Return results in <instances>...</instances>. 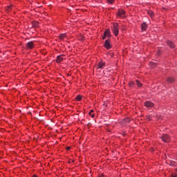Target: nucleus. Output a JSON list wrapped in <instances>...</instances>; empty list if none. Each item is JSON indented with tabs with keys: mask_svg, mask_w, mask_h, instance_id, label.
<instances>
[{
	"mask_svg": "<svg viewBox=\"0 0 177 177\" xmlns=\"http://www.w3.org/2000/svg\"><path fill=\"white\" fill-rule=\"evenodd\" d=\"M161 139L165 143H169V142H171V137L168 134H164L161 137Z\"/></svg>",
	"mask_w": 177,
	"mask_h": 177,
	"instance_id": "1",
	"label": "nucleus"
},
{
	"mask_svg": "<svg viewBox=\"0 0 177 177\" xmlns=\"http://www.w3.org/2000/svg\"><path fill=\"white\" fill-rule=\"evenodd\" d=\"M112 31H113V34H115V37H117V35H118V33H119L118 24H113V28L112 29Z\"/></svg>",
	"mask_w": 177,
	"mask_h": 177,
	"instance_id": "2",
	"label": "nucleus"
},
{
	"mask_svg": "<svg viewBox=\"0 0 177 177\" xmlns=\"http://www.w3.org/2000/svg\"><path fill=\"white\" fill-rule=\"evenodd\" d=\"M106 67V62L100 61L97 65V68H104Z\"/></svg>",
	"mask_w": 177,
	"mask_h": 177,
	"instance_id": "3",
	"label": "nucleus"
},
{
	"mask_svg": "<svg viewBox=\"0 0 177 177\" xmlns=\"http://www.w3.org/2000/svg\"><path fill=\"white\" fill-rule=\"evenodd\" d=\"M26 49H32L34 48V41H29L26 45Z\"/></svg>",
	"mask_w": 177,
	"mask_h": 177,
	"instance_id": "4",
	"label": "nucleus"
},
{
	"mask_svg": "<svg viewBox=\"0 0 177 177\" xmlns=\"http://www.w3.org/2000/svg\"><path fill=\"white\" fill-rule=\"evenodd\" d=\"M104 46V48H106V49H110L111 48V45L110 44V40L106 39L105 41Z\"/></svg>",
	"mask_w": 177,
	"mask_h": 177,
	"instance_id": "5",
	"label": "nucleus"
},
{
	"mask_svg": "<svg viewBox=\"0 0 177 177\" xmlns=\"http://www.w3.org/2000/svg\"><path fill=\"white\" fill-rule=\"evenodd\" d=\"M145 107H153L154 104L150 101H147L145 103Z\"/></svg>",
	"mask_w": 177,
	"mask_h": 177,
	"instance_id": "6",
	"label": "nucleus"
},
{
	"mask_svg": "<svg viewBox=\"0 0 177 177\" xmlns=\"http://www.w3.org/2000/svg\"><path fill=\"white\" fill-rule=\"evenodd\" d=\"M141 30L142 31H146L147 30V24H146V22L142 24Z\"/></svg>",
	"mask_w": 177,
	"mask_h": 177,
	"instance_id": "7",
	"label": "nucleus"
},
{
	"mask_svg": "<svg viewBox=\"0 0 177 177\" xmlns=\"http://www.w3.org/2000/svg\"><path fill=\"white\" fill-rule=\"evenodd\" d=\"M167 44L169 48H175V44L173 43V41L168 40L167 41Z\"/></svg>",
	"mask_w": 177,
	"mask_h": 177,
	"instance_id": "8",
	"label": "nucleus"
},
{
	"mask_svg": "<svg viewBox=\"0 0 177 177\" xmlns=\"http://www.w3.org/2000/svg\"><path fill=\"white\" fill-rule=\"evenodd\" d=\"M167 82H168L169 84H174V82H175V78L171 77H167Z\"/></svg>",
	"mask_w": 177,
	"mask_h": 177,
	"instance_id": "9",
	"label": "nucleus"
},
{
	"mask_svg": "<svg viewBox=\"0 0 177 177\" xmlns=\"http://www.w3.org/2000/svg\"><path fill=\"white\" fill-rule=\"evenodd\" d=\"M64 60V58H63L62 55H59L57 57V63H62Z\"/></svg>",
	"mask_w": 177,
	"mask_h": 177,
	"instance_id": "10",
	"label": "nucleus"
},
{
	"mask_svg": "<svg viewBox=\"0 0 177 177\" xmlns=\"http://www.w3.org/2000/svg\"><path fill=\"white\" fill-rule=\"evenodd\" d=\"M124 15H125V11H124V10H119L118 16H120V17H122Z\"/></svg>",
	"mask_w": 177,
	"mask_h": 177,
	"instance_id": "11",
	"label": "nucleus"
},
{
	"mask_svg": "<svg viewBox=\"0 0 177 177\" xmlns=\"http://www.w3.org/2000/svg\"><path fill=\"white\" fill-rule=\"evenodd\" d=\"M104 35L106 37H111V35L110 34V30H106L104 31Z\"/></svg>",
	"mask_w": 177,
	"mask_h": 177,
	"instance_id": "12",
	"label": "nucleus"
},
{
	"mask_svg": "<svg viewBox=\"0 0 177 177\" xmlns=\"http://www.w3.org/2000/svg\"><path fill=\"white\" fill-rule=\"evenodd\" d=\"M124 122H125L126 124H129V122H131V118H126L123 120Z\"/></svg>",
	"mask_w": 177,
	"mask_h": 177,
	"instance_id": "13",
	"label": "nucleus"
},
{
	"mask_svg": "<svg viewBox=\"0 0 177 177\" xmlns=\"http://www.w3.org/2000/svg\"><path fill=\"white\" fill-rule=\"evenodd\" d=\"M136 85L138 86V88L142 87V86L143 85V84H142L139 82V80H136Z\"/></svg>",
	"mask_w": 177,
	"mask_h": 177,
	"instance_id": "14",
	"label": "nucleus"
},
{
	"mask_svg": "<svg viewBox=\"0 0 177 177\" xmlns=\"http://www.w3.org/2000/svg\"><path fill=\"white\" fill-rule=\"evenodd\" d=\"M82 99V97H81V95H77L75 98V100H77V102H80L81 101V100Z\"/></svg>",
	"mask_w": 177,
	"mask_h": 177,
	"instance_id": "15",
	"label": "nucleus"
},
{
	"mask_svg": "<svg viewBox=\"0 0 177 177\" xmlns=\"http://www.w3.org/2000/svg\"><path fill=\"white\" fill-rule=\"evenodd\" d=\"M93 110L90 111L89 115H91L92 117V118H94L95 114H93Z\"/></svg>",
	"mask_w": 177,
	"mask_h": 177,
	"instance_id": "16",
	"label": "nucleus"
},
{
	"mask_svg": "<svg viewBox=\"0 0 177 177\" xmlns=\"http://www.w3.org/2000/svg\"><path fill=\"white\" fill-rule=\"evenodd\" d=\"M129 86L132 87L133 86V85H135V82H130L129 84Z\"/></svg>",
	"mask_w": 177,
	"mask_h": 177,
	"instance_id": "17",
	"label": "nucleus"
},
{
	"mask_svg": "<svg viewBox=\"0 0 177 177\" xmlns=\"http://www.w3.org/2000/svg\"><path fill=\"white\" fill-rule=\"evenodd\" d=\"M34 27H38V21H35L33 24Z\"/></svg>",
	"mask_w": 177,
	"mask_h": 177,
	"instance_id": "18",
	"label": "nucleus"
},
{
	"mask_svg": "<svg viewBox=\"0 0 177 177\" xmlns=\"http://www.w3.org/2000/svg\"><path fill=\"white\" fill-rule=\"evenodd\" d=\"M63 38H64V34H62L59 35V39H63Z\"/></svg>",
	"mask_w": 177,
	"mask_h": 177,
	"instance_id": "19",
	"label": "nucleus"
},
{
	"mask_svg": "<svg viewBox=\"0 0 177 177\" xmlns=\"http://www.w3.org/2000/svg\"><path fill=\"white\" fill-rule=\"evenodd\" d=\"M107 1H108V3L111 4L113 3V2H114V0H107Z\"/></svg>",
	"mask_w": 177,
	"mask_h": 177,
	"instance_id": "20",
	"label": "nucleus"
},
{
	"mask_svg": "<svg viewBox=\"0 0 177 177\" xmlns=\"http://www.w3.org/2000/svg\"><path fill=\"white\" fill-rule=\"evenodd\" d=\"M176 176H177L176 174H171V177H176Z\"/></svg>",
	"mask_w": 177,
	"mask_h": 177,
	"instance_id": "21",
	"label": "nucleus"
},
{
	"mask_svg": "<svg viewBox=\"0 0 177 177\" xmlns=\"http://www.w3.org/2000/svg\"><path fill=\"white\" fill-rule=\"evenodd\" d=\"M106 37H107V36L104 35V36L102 37V39H106Z\"/></svg>",
	"mask_w": 177,
	"mask_h": 177,
	"instance_id": "22",
	"label": "nucleus"
},
{
	"mask_svg": "<svg viewBox=\"0 0 177 177\" xmlns=\"http://www.w3.org/2000/svg\"><path fill=\"white\" fill-rule=\"evenodd\" d=\"M70 149H71V147H66V150H70Z\"/></svg>",
	"mask_w": 177,
	"mask_h": 177,
	"instance_id": "23",
	"label": "nucleus"
},
{
	"mask_svg": "<svg viewBox=\"0 0 177 177\" xmlns=\"http://www.w3.org/2000/svg\"><path fill=\"white\" fill-rule=\"evenodd\" d=\"M98 177H104V175H100Z\"/></svg>",
	"mask_w": 177,
	"mask_h": 177,
	"instance_id": "24",
	"label": "nucleus"
},
{
	"mask_svg": "<svg viewBox=\"0 0 177 177\" xmlns=\"http://www.w3.org/2000/svg\"><path fill=\"white\" fill-rule=\"evenodd\" d=\"M32 177H37V175L34 174V175L32 176Z\"/></svg>",
	"mask_w": 177,
	"mask_h": 177,
	"instance_id": "25",
	"label": "nucleus"
},
{
	"mask_svg": "<svg viewBox=\"0 0 177 177\" xmlns=\"http://www.w3.org/2000/svg\"><path fill=\"white\" fill-rule=\"evenodd\" d=\"M151 16H153V14H152V15H151Z\"/></svg>",
	"mask_w": 177,
	"mask_h": 177,
	"instance_id": "26",
	"label": "nucleus"
}]
</instances>
